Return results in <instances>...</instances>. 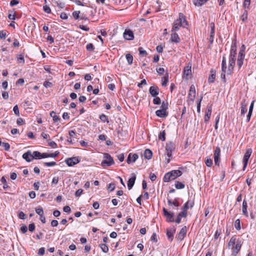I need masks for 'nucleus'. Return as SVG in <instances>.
<instances>
[{"instance_id": "obj_32", "label": "nucleus", "mask_w": 256, "mask_h": 256, "mask_svg": "<svg viewBox=\"0 0 256 256\" xmlns=\"http://www.w3.org/2000/svg\"><path fill=\"white\" fill-rule=\"evenodd\" d=\"M244 56H245V52H244V50H240L239 53H238V60H244Z\"/></svg>"}, {"instance_id": "obj_45", "label": "nucleus", "mask_w": 256, "mask_h": 256, "mask_svg": "<svg viewBox=\"0 0 256 256\" xmlns=\"http://www.w3.org/2000/svg\"><path fill=\"white\" fill-rule=\"evenodd\" d=\"M205 163L207 166L211 167L212 164V160L210 158L207 157Z\"/></svg>"}, {"instance_id": "obj_36", "label": "nucleus", "mask_w": 256, "mask_h": 256, "mask_svg": "<svg viewBox=\"0 0 256 256\" xmlns=\"http://www.w3.org/2000/svg\"><path fill=\"white\" fill-rule=\"evenodd\" d=\"M36 212L40 216H42L44 214L43 208L40 206L36 208Z\"/></svg>"}, {"instance_id": "obj_31", "label": "nucleus", "mask_w": 256, "mask_h": 256, "mask_svg": "<svg viewBox=\"0 0 256 256\" xmlns=\"http://www.w3.org/2000/svg\"><path fill=\"white\" fill-rule=\"evenodd\" d=\"M168 81V74L166 73V75L162 78V84L163 86H166Z\"/></svg>"}, {"instance_id": "obj_33", "label": "nucleus", "mask_w": 256, "mask_h": 256, "mask_svg": "<svg viewBox=\"0 0 256 256\" xmlns=\"http://www.w3.org/2000/svg\"><path fill=\"white\" fill-rule=\"evenodd\" d=\"M172 180L171 176H170V173L168 172L166 173L163 178V180L164 182H168L170 180Z\"/></svg>"}, {"instance_id": "obj_42", "label": "nucleus", "mask_w": 256, "mask_h": 256, "mask_svg": "<svg viewBox=\"0 0 256 256\" xmlns=\"http://www.w3.org/2000/svg\"><path fill=\"white\" fill-rule=\"evenodd\" d=\"M140 54L142 56H146L148 54L147 52L142 47L138 48Z\"/></svg>"}, {"instance_id": "obj_37", "label": "nucleus", "mask_w": 256, "mask_h": 256, "mask_svg": "<svg viewBox=\"0 0 256 256\" xmlns=\"http://www.w3.org/2000/svg\"><path fill=\"white\" fill-rule=\"evenodd\" d=\"M210 37H213L215 31V25L214 22H212L210 24Z\"/></svg>"}, {"instance_id": "obj_61", "label": "nucleus", "mask_w": 256, "mask_h": 256, "mask_svg": "<svg viewBox=\"0 0 256 256\" xmlns=\"http://www.w3.org/2000/svg\"><path fill=\"white\" fill-rule=\"evenodd\" d=\"M35 224L34 223L30 224L28 226V230L30 232H34L35 230Z\"/></svg>"}, {"instance_id": "obj_13", "label": "nucleus", "mask_w": 256, "mask_h": 256, "mask_svg": "<svg viewBox=\"0 0 256 256\" xmlns=\"http://www.w3.org/2000/svg\"><path fill=\"white\" fill-rule=\"evenodd\" d=\"M138 158V156L136 154H132L130 153L128 156L126 161L128 164H130L131 162H134Z\"/></svg>"}, {"instance_id": "obj_30", "label": "nucleus", "mask_w": 256, "mask_h": 256, "mask_svg": "<svg viewBox=\"0 0 256 256\" xmlns=\"http://www.w3.org/2000/svg\"><path fill=\"white\" fill-rule=\"evenodd\" d=\"M208 0H194L193 2L196 6H202Z\"/></svg>"}, {"instance_id": "obj_54", "label": "nucleus", "mask_w": 256, "mask_h": 256, "mask_svg": "<svg viewBox=\"0 0 256 256\" xmlns=\"http://www.w3.org/2000/svg\"><path fill=\"white\" fill-rule=\"evenodd\" d=\"M250 0H244L243 4V6L244 8H249L250 5Z\"/></svg>"}, {"instance_id": "obj_57", "label": "nucleus", "mask_w": 256, "mask_h": 256, "mask_svg": "<svg viewBox=\"0 0 256 256\" xmlns=\"http://www.w3.org/2000/svg\"><path fill=\"white\" fill-rule=\"evenodd\" d=\"M2 146H4V150L6 151H8L9 150L10 148V145L8 143V142H2Z\"/></svg>"}, {"instance_id": "obj_49", "label": "nucleus", "mask_w": 256, "mask_h": 256, "mask_svg": "<svg viewBox=\"0 0 256 256\" xmlns=\"http://www.w3.org/2000/svg\"><path fill=\"white\" fill-rule=\"evenodd\" d=\"M86 48L87 50L92 52L94 50V45L90 43L86 45Z\"/></svg>"}, {"instance_id": "obj_60", "label": "nucleus", "mask_w": 256, "mask_h": 256, "mask_svg": "<svg viewBox=\"0 0 256 256\" xmlns=\"http://www.w3.org/2000/svg\"><path fill=\"white\" fill-rule=\"evenodd\" d=\"M156 70L160 75H162L164 72V70L163 68H156Z\"/></svg>"}, {"instance_id": "obj_38", "label": "nucleus", "mask_w": 256, "mask_h": 256, "mask_svg": "<svg viewBox=\"0 0 256 256\" xmlns=\"http://www.w3.org/2000/svg\"><path fill=\"white\" fill-rule=\"evenodd\" d=\"M100 246L103 252L106 253L108 251V246L105 244H100Z\"/></svg>"}, {"instance_id": "obj_22", "label": "nucleus", "mask_w": 256, "mask_h": 256, "mask_svg": "<svg viewBox=\"0 0 256 256\" xmlns=\"http://www.w3.org/2000/svg\"><path fill=\"white\" fill-rule=\"evenodd\" d=\"M176 232V229H170V230H167L166 231V236L169 240H170V241H172L173 240L174 238V234Z\"/></svg>"}, {"instance_id": "obj_4", "label": "nucleus", "mask_w": 256, "mask_h": 256, "mask_svg": "<svg viewBox=\"0 0 256 256\" xmlns=\"http://www.w3.org/2000/svg\"><path fill=\"white\" fill-rule=\"evenodd\" d=\"M176 144L172 142H169L166 144L165 149L168 157L172 158V152L175 150Z\"/></svg>"}, {"instance_id": "obj_44", "label": "nucleus", "mask_w": 256, "mask_h": 256, "mask_svg": "<svg viewBox=\"0 0 256 256\" xmlns=\"http://www.w3.org/2000/svg\"><path fill=\"white\" fill-rule=\"evenodd\" d=\"M165 136H166L165 130H164L163 132H160V134L158 135V138L161 140L164 141L166 140Z\"/></svg>"}, {"instance_id": "obj_1", "label": "nucleus", "mask_w": 256, "mask_h": 256, "mask_svg": "<svg viewBox=\"0 0 256 256\" xmlns=\"http://www.w3.org/2000/svg\"><path fill=\"white\" fill-rule=\"evenodd\" d=\"M236 40H232L231 46L230 54L229 56L228 68V74H230L234 70L236 62Z\"/></svg>"}, {"instance_id": "obj_6", "label": "nucleus", "mask_w": 256, "mask_h": 256, "mask_svg": "<svg viewBox=\"0 0 256 256\" xmlns=\"http://www.w3.org/2000/svg\"><path fill=\"white\" fill-rule=\"evenodd\" d=\"M241 246L242 244L240 241L238 240L235 246H233L231 248V249L232 250V255L236 256L240 252L241 248Z\"/></svg>"}, {"instance_id": "obj_28", "label": "nucleus", "mask_w": 256, "mask_h": 256, "mask_svg": "<svg viewBox=\"0 0 256 256\" xmlns=\"http://www.w3.org/2000/svg\"><path fill=\"white\" fill-rule=\"evenodd\" d=\"M247 202L245 200H244L242 202V211L244 214L248 216V213L247 212Z\"/></svg>"}, {"instance_id": "obj_59", "label": "nucleus", "mask_w": 256, "mask_h": 256, "mask_svg": "<svg viewBox=\"0 0 256 256\" xmlns=\"http://www.w3.org/2000/svg\"><path fill=\"white\" fill-rule=\"evenodd\" d=\"M56 162H44V165L48 166H52L56 165Z\"/></svg>"}, {"instance_id": "obj_26", "label": "nucleus", "mask_w": 256, "mask_h": 256, "mask_svg": "<svg viewBox=\"0 0 256 256\" xmlns=\"http://www.w3.org/2000/svg\"><path fill=\"white\" fill-rule=\"evenodd\" d=\"M50 116L52 118L53 121L55 123L58 122L60 120V117L58 116L56 114V113L54 112V111H52V112H50Z\"/></svg>"}, {"instance_id": "obj_2", "label": "nucleus", "mask_w": 256, "mask_h": 256, "mask_svg": "<svg viewBox=\"0 0 256 256\" xmlns=\"http://www.w3.org/2000/svg\"><path fill=\"white\" fill-rule=\"evenodd\" d=\"M188 22L186 17L182 13H180L178 18L174 22L172 28V32H176L180 30V27L185 28L187 26Z\"/></svg>"}, {"instance_id": "obj_9", "label": "nucleus", "mask_w": 256, "mask_h": 256, "mask_svg": "<svg viewBox=\"0 0 256 256\" xmlns=\"http://www.w3.org/2000/svg\"><path fill=\"white\" fill-rule=\"evenodd\" d=\"M124 37L126 40H132L134 38V33L130 30H126L124 33Z\"/></svg>"}, {"instance_id": "obj_19", "label": "nucleus", "mask_w": 256, "mask_h": 256, "mask_svg": "<svg viewBox=\"0 0 256 256\" xmlns=\"http://www.w3.org/2000/svg\"><path fill=\"white\" fill-rule=\"evenodd\" d=\"M34 159H41L46 158L45 153H40L38 151H34L32 153Z\"/></svg>"}, {"instance_id": "obj_47", "label": "nucleus", "mask_w": 256, "mask_h": 256, "mask_svg": "<svg viewBox=\"0 0 256 256\" xmlns=\"http://www.w3.org/2000/svg\"><path fill=\"white\" fill-rule=\"evenodd\" d=\"M81 14L80 11H74L72 12V14L76 20H78L80 18V14Z\"/></svg>"}, {"instance_id": "obj_63", "label": "nucleus", "mask_w": 256, "mask_h": 256, "mask_svg": "<svg viewBox=\"0 0 256 256\" xmlns=\"http://www.w3.org/2000/svg\"><path fill=\"white\" fill-rule=\"evenodd\" d=\"M18 217L22 220H24L26 218V214L24 212H20L18 214Z\"/></svg>"}, {"instance_id": "obj_50", "label": "nucleus", "mask_w": 256, "mask_h": 256, "mask_svg": "<svg viewBox=\"0 0 256 256\" xmlns=\"http://www.w3.org/2000/svg\"><path fill=\"white\" fill-rule=\"evenodd\" d=\"M153 102L154 104H160L161 103V100L159 97L156 96L153 100Z\"/></svg>"}, {"instance_id": "obj_24", "label": "nucleus", "mask_w": 256, "mask_h": 256, "mask_svg": "<svg viewBox=\"0 0 256 256\" xmlns=\"http://www.w3.org/2000/svg\"><path fill=\"white\" fill-rule=\"evenodd\" d=\"M144 157L148 160H150L152 158V151L149 149H146L144 150Z\"/></svg>"}, {"instance_id": "obj_5", "label": "nucleus", "mask_w": 256, "mask_h": 256, "mask_svg": "<svg viewBox=\"0 0 256 256\" xmlns=\"http://www.w3.org/2000/svg\"><path fill=\"white\" fill-rule=\"evenodd\" d=\"M80 161V160L78 157H72L70 158H67L65 160L66 163L69 166H72L79 163Z\"/></svg>"}, {"instance_id": "obj_58", "label": "nucleus", "mask_w": 256, "mask_h": 256, "mask_svg": "<svg viewBox=\"0 0 256 256\" xmlns=\"http://www.w3.org/2000/svg\"><path fill=\"white\" fill-rule=\"evenodd\" d=\"M100 118L102 121L104 122H106V120L108 122V118L107 116L104 114H101L100 116Z\"/></svg>"}, {"instance_id": "obj_64", "label": "nucleus", "mask_w": 256, "mask_h": 256, "mask_svg": "<svg viewBox=\"0 0 256 256\" xmlns=\"http://www.w3.org/2000/svg\"><path fill=\"white\" fill-rule=\"evenodd\" d=\"M18 61L21 64L24 63V56L22 55H20L18 58Z\"/></svg>"}, {"instance_id": "obj_43", "label": "nucleus", "mask_w": 256, "mask_h": 256, "mask_svg": "<svg viewBox=\"0 0 256 256\" xmlns=\"http://www.w3.org/2000/svg\"><path fill=\"white\" fill-rule=\"evenodd\" d=\"M220 150L218 146H217L214 152V157H220Z\"/></svg>"}, {"instance_id": "obj_11", "label": "nucleus", "mask_w": 256, "mask_h": 256, "mask_svg": "<svg viewBox=\"0 0 256 256\" xmlns=\"http://www.w3.org/2000/svg\"><path fill=\"white\" fill-rule=\"evenodd\" d=\"M136 180V174L134 173L132 174V177L128 179V188L129 190L132 189V188L133 187V186Z\"/></svg>"}, {"instance_id": "obj_23", "label": "nucleus", "mask_w": 256, "mask_h": 256, "mask_svg": "<svg viewBox=\"0 0 256 256\" xmlns=\"http://www.w3.org/2000/svg\"><path fill=\"white\" fill-rule=\"evenodd\" d=\"M180 38L178 34L174 32L172 34L171 40L172 42L178 43L180 42Z\"/></svg>"}, {"instance_id": "obj_52", "label": "nucleus", "mask_w": 256, "mask_h": 256, "mask_svg": "<svg viewBox=\"0 0 256 256\" xmlns=\"http://www.w3.org/2000/svg\"><path fill=\"white\" fill-rule=\"evenodd\" d=\"M247 18H248V12L246 10H245L244 14L241 16V20L243 22H244L246 20H247Z\"/></svg>"}, {"instance_id": "obj_17", "label": "nucleus", "mask_w": 256, "mask_h": 256, "mask_svg": "<svg viewBox=\"0 0 256 256\" xmlns=\"http://www.w3.org/2000/svg\"><path fill=\"white\" fill-rule=\"evenodd\" d=\"M156 115L160 118H166L168 116V112L163 110H158L156 112Z\"/></svg>"}, {"instance_id": "obj_62", "label": "nucleus", "mask_w": 256, "mask_h": 256, "mask_svg": "<svg viewBox=\"0 0 256 256\" xmlns=\"http://www.w3.org/2000/svg\"><path fill=\"white\" fill-rule=\"evenodd\" d=\"M55 4L60 8H63L64 7V3L60 2V1H55Z\"/></svg>"}, {"instance_id": "obj_51", "label": "nucleus", "mask_w": 256, "mask_h": 256, "mask_svg": "<svg viewBox=\"0 0 256 256\" xmlns=\"http://www.w3.org/2000/svg\"><path fill=\"white\" fill-rule=\"evenodd\" d=\"M7 32L6 30L0 31V38L1 39H5L6 38Z\"/></svg>"}, {"instance_id": "obj_41", "label": "nucleus", "mask_w": 256, "mask_h": 256, "mask_svg": "<svg viewBox=\"0 0 256 256\" xmlns=\"http://www.w3.org/2000/svg\"><path fill=\"white\" fill-rule=\"evenodd\" d=\"M58 154H59V152H56L54 153H51V154L45 153L46 158H55L58 155Z\"/></svg>"}, {"instance_id": "obj_39", "label": "nucleus", "mask_w": 256, "mask_h": 256, "mask_svg": "<svg viewBox=\"0 0 256 256\" xmlns=\"http://www.w3.org/2000/svg\"><path fill=\"white\" fill-rule=\"evenodd\" d=\"M168 102L167 101L166 102H162V105L160 106V110H164L166 111V110L168 108Z\"/></svg>"}, {"instance_id": "obj_55", "label": "nucleus", "mask_w": 256, "mask_h": 256, "mask_svg": "<svg viewBox=\"0 0 256 256\" xmlns=\"http://www.w3.org/2000/svg\"><path fill=\"white\" fill-rule=\"evenodd\" d=\"M13 110L16 116H20L19 109L18 105H16L15 106H14L13 108Z\"/></svg>"}, {"instance_id": "obj_10", "label": "nucleus", "mask_w": 256, "mask_h": 256, "mask_svg": "<svg viewBox=\"0 0 256 256\" xmlns=\"http://www.w3.org/2000/svg\"><path fill=\"white\" fill-rule=\"evenodd\" d=\"M212 112V104L207 106V110L204 115V122H207L209 121Z\"/></svg>"}, {"instance_id": "obj_16", "label": "nucleus", "mask_w": 256, "mask_h": 256, "mask_svg": "<svg viewBox=\"0 0 256 256\" xmlns=\"http://www.w3.org/2000/svg\"><path fill=\"white\" fill-rule=\"evenodd\" d=\"M248 102L245 100L241 102L240 114L242 116H244L247 112Z\"/></svg>"}, {"instance_id": "obj_7", "label": "nucleus", "mask_w": 256, "mask_h": 256, "mask_svg": "<svg viewBox=\"0 0 256 256\" xmlns=\"http://www.w3.org/2000/svg\"><path fill=\"white\" fill-rule=\"evenodd\" d=\"M22 158L27 162H31L34 159L32 154L30 150L24 153L22 156Z\"/></svg>"}, {"instance_id": "obj_21", "label": "nucleus", "mask_w": 256, "mask_h": 256, "mask_svg": "<svg viewBox=\"0 0 256 256\" xmlns=\"http://www.w3.org/2000/svg\"><path fill=\"white\" fill-rule=\"evenodd\" d=\"M210 75L208 78V82L209 83H213L214 82L216 78V70H210Z\"/></svg>"}, {"instance_id": "obj_53", "label": "nucleus", "mask_w": 256, "mask_h": 256, "mask_svg": "<svg viewBox=\"0 0 256 256\" xmlns=\"http://www.w3.org/2000/svg\"><path fill=\"white\" fill-rule=\"evenodd\" d=\"M114 188H115V184H114L110 183V184H109L108 185V189L110 192L114 190Z\"/></svg>"}, {"instance_id": "obj_40", "label": "nucleus", "mask_w": 256, "mask_h": 256, "mask_svg": "<svg viewBox=\"0 0 256 256\" xmlns=\"http://www.w3.org/2000/svg\"><path fill=\"white\" fill-rule=\"evenodd\" d=\"M126 58L129 64H132L133 61V56L132 54H128L126 55Z\"/></svg>"}, {"instance_id": "obj_56", "label": "nucleus", "mask_w": 256, "mask_h": 256, "mask_svg": "<svg viewBox=\"0 0 256 256\" xmlns=\"http://www.w3.org/2000/svg\"><path fill=\"white\" fill-rule=\"evenodd\" d=\"M248 159L245 158H243V160H242V162L244 164V166H243V168H242L243 170H246V166L248 165Z\"/></svg>"}, {"instance_id": "obj_12", "label": "nucleus", "mask_w": 256, "mask_h": 256, "mask_svg": "<svg viewBox=\"0 0 256 256\" xmlns=\"http://www.w3.org/2000/svg\"><path fill=\"white\" fill-rule=\"evenodd\" d=\"M186 233V226L182 228L180 232L176 236V238L178 240H182L185 237Z\"/></svg>"}, {"instance_id": "obj_27", "label": "nucleus", "mask_w": 256, "mask_h": 256, "mask_svg": "<svg viewBox=\"0 0 256 256\" xmlns=\"http://www.w3.org/2000/svg\"><path fill=\"white\" fill-rule=\"evenodd\" d=\"M226 62L225 56H223L222 60V71L224 73H226Z\"/></svg>"}, {"instance_id": "obj_8", "label": "nucleus", "mask_w": 256, "mask_h": 256, "mask_svg": "<svg viewBox=\"0 0 256 256\" xmlns=\"http://www.w3.org/2000/svg\"><path fill=\"white\" fill-rule=\"evenodd\" d=\"M196 88L194 84L191 85L190 88V91L188 93V98L192 102L194 101L196 97Z\"/></svg>"}, {"instance_id": "obj_18", "label": "nucleus", "mask_w": 256, "mask_h": 256, "mask_svg": "<svg viewBox=\"0 0 256 256\" xmlns=\"http://www.w3.org/2000/svg\"><path fill=\"white\" fill-rule=\"evenodd\" d=\"M192 74V70H191V66H186L184 68L183 72V75L186 79L188 78V77L191 75Z\"/></svg>"}, {"instance_id": "obj_14", "label": "nucleus", "mask_w": 256, "mask_h": 256, "mask_svg": "<svg viewBox=\"0 0 256 256\" xmlns=\"http://www.w3.org/2000/svg\"><path fill=\"white\" fill-rule=\"evenodd\" d=\"M158 88L156 86H150L149 90L150 94L154 97H156L158 94Z\"/></svg>"}, {"instance_id": "obj_25", "label": "nucleus", "mask_w": 256, "mask_h": 256, "mask_svg": "<svg viewBox=\"0 0 256 256\" xmlns=\"http://www.w3.org/2000/svg\"><path fill=\"white\" fill-rule=\"evenodd\" d=\"M236 236H233L230 238L228 244V248H230L231 246L232 247L233 246H235L236 244Z\"/></svg>"}, {"instance_id": "obj_3", "label": "nucleus", "mask_w": 256, "mask_h": 256, "mask_svg": "<svg viewBox=\"0 0 256 256\" xmlns=\"http://www.w3.org/2000/svg\"><path fill=\"white\" fill-rule=\"evenodd\" d=\"M114 164V160L111 156L108 154L105 153L104 154V160L102 162L101 166L102 167L110 166Z\"/></svg>"}, {"instance_id": "obj_35", "label": "nucleus", "mask_w": 256, "mask_h": 256, "mask_svg": "<svg viewBox=\"0 0 256 256\" xmlns=\"http://www.w3.org/2000/svg\"><path fill=\"white\" fill-rule=\"evenodd\" d=\"M252 153V150L251 148H248L246 150V153L244 156V158H247L249 160L250 156Z\"/></svg>"}, {"instance_id": "obj_15", "label": "nucleus", "mask_w": 256, "mask_h": 256, "mask_svg": "<svg viewBox=\"0 0 256 256\" xmlns=\"http://www.w3.org/2000/svg\"><path fill=\"white\" fill-rule=\"evenodd\" d=\"M168 172L170 173L172 180L180 176L182 174L180 170H172Z\"/></svg>"}, {"instance_id": "obj_48", "label": "nucleus", "mask_w": 256, "mask_h": 256, "mask_svg": "<svg viewBox=\"0 0 256 256\" xmlns=\"http://www.w3.org/2000/svg\"><path fill=\"white\" fill-rule=\"evenodd\" d=\"M44 11L47 14L51 13V9L50 6L48 5H44L43 6Z\"/></svg>"}, {"instance_id": "obj_34", "label": "nucleus", "mask_w": 256, "mask_h": 256, "mask_svg": "<svg viewBox=\"0 0 256 256\" xmlns=\"http://www.w3.org/2000/svg\"><path fill=\"white\" fill-rule=\"evenodd\" d=\"M175 186L177 189H182L184 188L185 185L181 182L176 181L175 183Z\"/></svg>"}, {"instance_id": "obj_29", "label": "nucleus", "mask_w": 256, "mask_h": 256, "mask_svg": "<svg viewBox=\"0 0 256 256\" xmlns=\"http://www.w3.org/2000/svg\"><path fill=\"white\" fill-rule=\"evenodd\" d=\"M166 218V221L169 222H174V214L173 213L169 212L166 216H165Z\"/></svg>"}, {"instance_id": "obj_46", "label": "nucleus", "mask_w": 256, "mask_h": 256, "mask_svg": "<svg viewBox=\"0 0 256 256\" xmlns=\"http://www.w3.org/2000/svg\"><path fill=\"white\" fill-rule=\"evenodd\" d=\"M234 226L236 228L237 230H240V220L239 219H237L234 222Z\"/></svg>"}, {"instance_id": "obj_20", "label": "nucleus", "mask_w": 256, "mask_h": 256, "mask_svg": "<svg viewBox=\"0 0 256 256\" xmlns=\"http://www.w3.org/2000/svg\"><path fill=\"white\" fill-rule=\"evenodd\" d=\"M194 202H190L189 201L186 202L182 208V211L188 212L187 210L189 208H192L194 206Z\"/></svg>"}]
</instances>
